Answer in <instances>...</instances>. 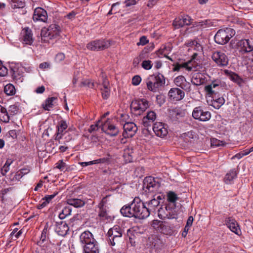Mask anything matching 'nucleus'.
Listing matches in <instances>:
<instances>
[{
  "label": "nucleus",
  "mask_w": 253,
  "mask_h": 253,
  "mask_svg": "<svg viewBox=\"0 0 253 253\" xmlns=\"http://www.w3.org/2000/svg\"><path fill=\"white\" fill-rule=\"evenodd\" d=\"M50 67V64L48 62H45L42 63L39 65V68L41 69H45Z\"/></svg>",
  "instance_id": "58"
},
{
  "label": "nucleus",
  "mask_w": 253,
  "mask_h": 253,
  "mask_svg": "<svg viewBox=\"0 0 253 253\" xmlns=\"http://www.w3.org/2000/svg\"><path fill=\"white\" fill-rule=\"evenodd\" d=\"M56 168L60 169L61 171H65L67 169V166L63 160H60L56 163Z\"/></svg>",
  "instance_id": "46"
},
{
  "label": "nucleus",
  "mask_w": 253,
  "mask_h": 253,
  "mask_svg": "<svg viewBox=\"0 0 253 253\" xmlns=\"http://www.w3.org/2000/svg\"><path fill=\"white\" fill-rule=\"evenodd\" d=\"M30 169H21L15 173L11 180H14L15 179L19 180L23 175L28 173Z\"/></svg>",
  "instance_id": "35"
},
{
  "label": "nucleus",
  "mask_w": 253,
  "mask_h": 253,
  "mask_svg": "<svg viewBox=\"0 0 253 253\" xmlns=\"http://www.w3.org/2000/svg\"><path fill=\"white\" fill-rule=\"evenodd\" d=\"M95 160H93V161H89L88 162H81L79 164H80L81 166H82L83 167H86V166H87L89 165L96 164V163H95Z\"/></svg>",
  "instance_id": "61"
},
{
  "label": "nucleus",
  "mask_w": 253,
  "mask_h": 253,
  "mask_svg": "<svg viewBox=\"0 0 253 253\" xmlns=\"http://www.w3.org/2000/svg\"><path fill=\"white\" fill-rule=\"evenodd\" d=\"M192 116L195 119L205 122L211 119V114L209 111H204L201 107H197L193 111Z\"/></svg>",
  "instance_id": "10"
},
{
  "label": "nucleus",
  "mask_w": 253,
  "mask_h": 253,
  "mask_svg": "<svg viewBox=\"0 0 253 253\" xmlns=\"http://www.w3.org/2000/svg\"><path fill=\"white\" fill-rule=\"evenodd\" d=\"M102 130L111 136H115L119 133V129L109 121H106L102 125Z\"/></svg>",
  "instance_id": "12"
},
{
  "label": "nucleus",
  "mask_w": 253,
  "mask_h": 253,
  "mask_svg": "<svg viewBox=\"0 0 253 253\" xmlns=\"http://www.w3.org/2000/svg\"><path fill=\"white\" fill-rule=\"evenodd\" d=\"M226 224L230 230L236 234L240 235L241 234V230L237 221L232 218H228L226 220Z\"/></svg>",
  "instance_id": "22"
},
{
  "label": "nucleus",
  "mask_w": 253,
  "mask_h": 253,
  "mask_svg": "<svg viewBox=\"0 0 253 253\" xmlns=\"http://www.w3.org/2000/svg\"><path fill=\"white\" fill-rule=\"evenodd\" d=\"M148 42L146 37L145 36H142L140 38L139 42L137 43L138 45H144Z\"/></svg>",
  "instance_id": "53"
},
{
  "label": "nucleus",
  "mask_w": 253,
  "mask_h": 253,
  "mask_svg": "<svg viewBox=\"0 0 253 253\" xmlns=\"http://www.w3.org/2000/svg\"><path fill=\"white\" fill-rule=\"evenodd\" d=\"M120 212L125 216L139 219H144L149 216L146 204L139 197H135L130 205L123 207Z\"/></svg>",
  "instance_id": "1"
},
{
  "label": "nucleus",
  "mask_w": 253,
  "mask_h": 253,
  "mask_svg": "<svg viewBox=\"0 0 253 253\" xmlns=\"http://www.w3.org/2000/svg\"><path fill=\"white\" fill-rule=\"evenodd\" d=\"M65 59V55L62 53H58L56 57L55 60L57 62H61Z\"/></svg>",
  "instance_id": "54"
},
{
  "label": "nucleus",
  "mask_w": 253,
  "mask_h": 253,
  "mask_svg": "<svg viewBox=\"0 0 253 253\" xmlns=\"http://www.w3.org/2000/svg\"><path fill=\"white\" fill-rule=\"evenodd\" d=\"M60 33V27L55 24L50 25L47 28H43L41 31V42H48L50 40L58 38Z\"/></svg>",
  "instance_id": "3"
},
{
  "label": "nucleus",
  "mask_w": 253,
  "mask_h": 253,
  "mask_svg": "<svg viewBox=\"0 0 253 253\" xmlns=\"http://www.w3.org/2000/svg\"><path fill=\"white\" fill-rule=\"evenodd\" d=\"M72 209L70 207H65L62 210V212L59 214L60 220L64 219L66 217L71 214Z\"/></svg>",
  "instance_id": "37"
},
{
  "label": "nucleus",
  "mask_w": 253,
  "mask_h": 253,
  "mask_svg": "<svg viewBox=\"0 0 253 253\" xmlns=\"http://www.w3.org/2000/svg\"><path fill=\"white\" fill-rule=\"evenodd\" d=\"M190 17H176L173 20V25L176 28L188 25L191 23Z\"/></svg>",
  "instance_id": "20"
},
{
  "label": "nucleus",
  "mask_w": 253,
  "mask_h": 253,
  "mask_svg": "<svg viewBox=\"0 0 253 253\" xmlns=\"http://www.w3.org/2000/svg\"><path fill=\"white\" fill-rule=\"evenodd\" d=\"M147 88L153 92H157L160 88L164 86L166 84L165 78L161 73L150 75L146 79Z\"/></svg>",
  "instance_id": "2"
},
{
  "label": "nucleus",
  "mask_w": 253,
  "mask_h": 253,
  "mask_svg": "<svg viewBox=\"0 0 253 253\" xmlns=\"http://www.w3.org/2000/svg\"><path fill=\"white\" fill-rule=\"evenodd\" d=\"M240 46H242L246 52H250L253 50V40H242L238 43Z\"/></svg>",
  "instance_id": "28"
},
{
  "label": "nucleus",
  "mask_w": 253,
  "mask_h": 253,
  "mask_svg": "<svg viewBox=\"0 0 253 253\" xmlns=\"http://www.w3.org/2000/svg\"><path fill=\"white\" fill-rule=\"evenodd\" d=\"M178 199L177 195L173 192L170 191L168 193V200L170 202L171 206L175 207V203Z\"/></svg>",
  "instance_id": "36"
},
{
  "label": "nucleus",
  "mask_w": 253,
  "mask_h": 253,
  "mask_svg": "<svg viewBox=\"0 0 253 253\" xmlns=\"http://www.w3.org/2000/svg\"><path fill=\"white\" fill-rule=\"evenodd\" d=\"M141 81V77L138 75L134 76L132 79V84L134 85H138Z\"/></svg>",
  "instance_id": "48"
},
{
  "label": "nucleus",
  "mask_w": 253,
  "mask_h": 253,
  "mask_svg": "<svg viewBox=\"0 0 253 253\" xmlns=\"http://www.w3.org/2000/svg\"><path fill=\"white\" fill-rule=\"evenodd\" d=\"M82 86H87L91 88H93L95 86V83L90 80H85L82 82Z\"/></svg>",
  "instance_id": "45"
},
{
  "label": "nucleus",
  "mask_w": 253,
  "mask_h": 253,
  "mask_svg": "<svg viewBox=\"0 0 253 253\" xmlns=\"http://www.w3.org/2000/svg\"><path fill=\"white\" fill-rule=\"evenodd\" d=\"M4 122L8 123L10 120V117L6 109L0 105V118Z\"/></svg>",
  "instance_id": "33"
},
{
  "label": "nucleus",
  "mask_w": 253,
  "mask_h": 253,
  "mask_svg": "<svg viewBox=\"0 0 253 253\" xmlns=\"http://www.w3.org/2000/svg\"><path fill=\"white\" fill-rule=\"evenodd\" d=\"M235 34V31L233 29L226 28L224 29H220L214 36V41L218 44H224L227 43Z\"/></svg>",
  "instance_id": "4"
},
{
  "label": "nucleus",
  "mask_w": 253,
  "mask_h": 253,
  "mask_svg": "<svg viewBox=\"0 0 253 253\" xmlns=\"http://www.w3.org/2000/svg\"><path fill=\"white\" fill-rule=\"evenodd\" d=\"M142 67L146 70H149L152 68V65L150 60H144L142 63Z\"/></svg>",
  "instance_id": "49"
},
{
  "label": "nucleus",
  "mask_w": 253,
  "mask_h": 253,
  "mask_svg": "<svg viewBox=\"0 0 253 253\" xmlns=\"http://www.w3.org/2000/svg\"><path fill=\"white\" fill-rule=\"evenodd\" d=\"M18 112V108L17 106L15 105H11L8 109V112L10 115H14L16 114Z\"/></svg>",
  "instance_id": "47"
},
{
  "label": "nucleus",
  "mask_w": 253,
  "mask_h": 253,
  "mask_svg": "<svg viewBox=\"0 0 253 253\" xmlns=\"http://www.w3.org/2000/svg\"><path fill=\"white\" fill-rule=\"evenodd\" d=\"M80 242L85 245L95 241L92 233L88 231L83 232L80 236Z\"/></svg>",
  "instance_id": "26"
},
{
  "label": "nucleus",
  "mask_w": 253,
  "mask_h": 253,
  "mask_svg": "<svg viewBox=\"0 0 253 253\" xmlns=\"http://www.w3.org/2000/svg\"><path fill=\"white\" fill-rule=\"evenodd\" d=\"M99 123L100 121H99L96 124L91 125L90 126V128H89V131L91 132L92 131L97 130Z\"/></svg>",
  "instance_id": "59"
},
{
  "label": "nucleus",
  "mask_w": 253,
  "mask_h": 253,
  "mask_svg": "<svg viewBox=\"0 0 253 253\" xmlns=\"http://www.w3.org/2000/svg\"><path fill=\"white\" fill-rule=\"evenodd\" d=\"M175 84L185 90H189L190 88V83L187 82L183 76H179L174 79Z\"/></svg>",
  "instance_id": "23"
},
{
  "label": "nucleus",
  "mask_w": 253,
  "mask_h": 253,
  "mask_svg": "<svg viewBox=\"0 0 253 253\" xmlns=\"http://www.w3.org/2000/svg\"><path fill=\"white\" fill-rule=\"evenodd\" d=\"M69 228L68 224L63 221L59 219V221H56L55 231L60 236H64L67 235Z\"/></svg>",
  "instance_id": "16"
},
{
  "label": "nucleus",
  "mask_w": 253,
  "mask_h": 253,
  "mask_svg": "<svg viewBox=\"0 0 253 253\" xmlns=\"http://www.w3.org/2000/svg\"><path fill=\"white\" fill-rule=\"evenodd\" d=\"M158 215L162 219H176L177 214L174 207L171 206V204H168L164 208H160L158 209Z\"/></svg>",
  "instance_id": "6"
},
{
  "label": "nucleus",
  "mask_w": 253,
  "mask_h": 253,
  "mask_svg": "<svg viewBox=\"0 0 253 253\" xmlns=\"http://www.w3.org/2000/svg\"><path fill=\"white\" fill-rule=\"evenodd\" d=\"M67 203L69 205L74 206L75 208L82 207L85 204V202L83 200L75 198H71L68 199L67 201Z\"/></svg>",
  "instance_id": "31"
},
{
  "label": "nucleus",
  "mask_w": 253,
  "mask_h": 253,
  "mask_svg": "<svg viewBox=\"0 0 253 253\" xmlns=\"http://www.w3.org/2000/svg\"><path fill=\"white\" fill-rule=\"evenodd\" d=\"M146 204V208L148 211L149 215L151 212H155L160 204V201L157 199L153 198L151 200L144 202Z\"/></svg>",
  "instance_id": "25"
},
{
  "label": "nucleus",
  "mask_w": 253,
  "mask_h": 253,
  "mask_svg": "<svg viewBox=\"0 0 253 253\" xmlns=\"http://www.w3.org/2000/svg\"><path fill=\"white\" fill-rule=\"evenodd\" d=\"M220 84V82L218 81H214L212 82L210 84H208L205 87V90L207 94L211 96L213 94H215Z\"/></svg>",
  "instance_id": "24"
},
{
  "label": "nucleus",
  "mask_w": 253,
  "mask_h": 253,
  "mask_svg": "<svg viewBox=\"0 0 253 253\" xmlns=\"http://www.w3.org/2000/svg\"><path fill=\"white\" fill-rule=\"evenodd\" d=\"M124 137H131L136 133L137 130L136 125L132 122H127L124 125Z\"/></svg>",
  "instance_id": "13"
},
{
  "label": "nucleus",
  "mask_w": 253,
  "mask_h": 253,
  "mask_svg": "<svg viewBox=\"0 0 253 253\" xmlns=\"http://www.w3.org/2000/svg\"><path fill=\"white\" fill-rule=\"evenodd\" d=\"M184 92L178 88H171L169 92V96L175 101L180 100L184 97Z\"/></svg>",
  "instance_id": "19"
},
{
  "label": "nucleus",
  "mask_w": 253,
  "mask_h": 253,
  "mask_svg": "<svg viewBox=\"0 0 253 253\" xmlns=\"http://www.w3.org/2000/svg\"><path fill=\"white\" fill-rule=\"evenodd\" d=\"M229 76L230 79L237 84L240 86L243 85L244 82L237 74L234 72H231Z\"/></svg>",
  "instance_id": "32"
},
{
  "label": "nucleus",
  "mask_w": 253,
  "mask_h": 253,
  "mask_svg": "<svg viewBox=\"0 0 253 253\" xmlns=\"http://www.w3.org/2000/svg\"><path fill=\"white\" fill-rule=\"evenodd\" d=\"M237 173L238 171L236 169L230 170L225 176V182L226 184H230L231 181L236 178Z\"/></svg>",
  "instance_id": "29"
},
{
  "label": "nucleus",
  "mask_w": 253,
  "mask_h": 253,
  "mask_svg": "<svg viewBox=\"0 0 253 253\" xmlns=\"http://www.w3.org/2000/svg\"><path fill=\"white\" fill-rule=\"evenodd\" d=\"M153 130L156 135L160 137L166 136L168 133L167 128L165 124L161 122H156L153 124Z\"/></svg>",
  "instance_id": "15"
},
{
  "label": "nucleus",
  "mask_w": 253,
  "mask_h": 253,
  "mask_svg": "<svg viewBox=\"0 0 253 253\" xmlns=\"http://www.w3.org/2000/svg\"><path fill=\"white\" fill-rule=\"evenodd\" d=\"M160 183L152 176H147L143 180V189L145 192H156L159 190Z\"/></svg>",
  "instance_id": "8"
},
{
  "label": "nucleus",
  "mask_w": 253,
  "mask_h": 253,
  "mask_svg": "<svg viewBox=\"0 0 253 253\" xmlns=\"http://www.w3.org/2000/svg\"><path fill=\"white\" fill-rule=\"evenodd\" d=\"M7 72L8 70L7 68L2 65L1 63L0 62V76L4 77L7 75Z\"/></svg>",
  "instance_id": "50"
},
{
  "label": "nucleus",
  "mask_w": 253,
  "mask_h": 253,
  "mask_svg": "<svg viewBox=\"0 0 253 253\" xmlns=\"http://www.w3.org/2000/svg\"><path fill=\"white\" fill-rule=\"evenodd\" d=\"M163 221L158 220H154L152 222V225L154 228H160L161 224H162Z\"/></svg>",
  "instance_id": "55"
},
{
  "label": "nucleus",
  "mask_w": 253,
  "mask_h": 253,
  "mask_svg": "<svg viewBox=\"0 0 253 253\" xmlns=\"http://www.w3.org/2000/svg\"><path fill=\"white\" fill-rule=\"evenodd\" d=\"M160 228L161 232L165 234H171L172 231V229L169 226H168L165 222H162V224H161Z\"/></svg>",
  "instance_id": "39"
},
{
  "label": "nucleus",
  "mask_w": 253,
  "mask_h": 253,
  "mask_svg": "<svg viewBox=\"0 0 253 253\" xmlns=\"http://www.w3.org/2000/svg\"><path fill=\"white\" fill-rule=\"evenodd\" d=\"M4 91L7 95H12L15 93V87L12 84H7L4 86Z\"/></svg>",
  "instance_id": "38"
},
{
  "label": "nucleus",
  "mask_w": 253,
  "mask_h": 253,
  "mask_svg": "<svg viewBox=\"0 0 253 253\" xmlns=\"http://www.w3.org/2000/svg\"><path fill=\"white\" fill-rule=\"evenodd\" d=\"M102 78L103 79L102 83V85L103 87L109 86L110 84H109V82L108 81L106 77L104 76V75L102 74Z\"/></svg>",
  "instance_id": "56"
},
{
  "label": "nucleus",
  "mask_w": 253,
  "mask_h": 253,
  "mask_svg": "<svg viewBox=\"0 0 253 253\" xmlns=\"http://www.w3.org/2000/svg\"><path fill=\"white\" fill-rule=\"evenodd\" d=\"M45 90V87L43 85L38 87L35 90L37 93H42Z\"/></svg>",
  "instance_id": "64"
},
{
  "label": "nucleus",
  "mask_w": 253,
  "mask_h": 253,
  "mask_svg": "<svg viewBox=\"0 0 253 253\" xmlns=\"http://www.w3.org/2000/svg\"><path fill=\"white\" fill-rule=\"evenodd\" d=\"M84 253H99V250L96 241L95 240L94 242L84 245Z\"/></svg>",
  "instance_id": "27"
},
{
  "label": "nucleus",
  "mask_w": 253,
  "mask_h": 253,
  "mask_svg": "<svg viewBox=\"0 0 253 253\" xmlns=\"http://www.w3.org/2000/svg\"><path fill=\"white\" fill-rule=\"evenodd\" d=\"M137 1L135 0H126L124 3L126 7H130L136 4Z\"/></svg>",
  "instance_id": "52"
},
{
  "label": "nucleus",
  "mask_w": 253,
  "mask_h": 253,
  "mask_svg": "<svg viewBox=\"0 0 253 253\" xmlns=\"http://www.w3.org/2000/svg\"><path fill=\"white\" fill-rule=\"evenodd\" d=\"M191 82L193 84L198 86L204 84L205 80L203 78V75L202 74L200 73H197L193 76Z\"/></svg>",
  "instance_id": "30"
},
{
  "label": "nucleus",
  "mask_w": 253,
  "mask_h": 253,
  "mask_svg": "<svg viewBox=\"0 0 253 253\" xmlns=\"http://www.w3.org/2000/svg\"><path fill=\"white\" fill-rule=\"evenodd\" d=\"M33 19L34 21H41L43 22H46L47 20V17H44V18H41V17H33Z\"/></svg>",
  "instance_id": "62"
},
{
  "label": "nucleus",
  "mask_w": 253,
  "mask_h": 253,
  "mask_svg": "<svg viewBox=\"0 0 253 253\" xmlns=\"http://www.w3.org/2000/svg\"><path fill=\"white\" fill-rule=\"evenodd\" d=\"M9 167L7 165H4L3 167L1 169V173L3 175H5L6 173L9 171Z\"/></svg>",
  "instance_id": "57"
},
{
  "label": "nucleus",
  "mask_w": 253,
  "mask_h": 253,
  "mask_svg": "<svg viewBox=\"0 0 253 253\" xmlns=\"http://www.w3.org/2000/svg\"><path fill=\"white\" fill-rule=\"evenodd\" d=\"M48 226L46 224L44 226V228L42 231L41 238H40V241L42 243H43L46 240V238L48 237Z\"/></svg>",
  "instance_id": "43"
},
{
  "label": "nucleus",
  "mask_w": 253,
  "mask_h": 253,
  "mask_svg": "<svg viewBox=\"0 0 253 253\" xmlns=\"http://www.w3.org/2000/svg\"><path fill=\"white\" fill-rule=\"evenodd\" d=\"M199 23L203 28H207L214 26L215 22L211 20H205L199 22Z\"/></svg>",
  "instance_id": "41"
},
{
  "label": "nucleus",
  "mask_w": 253,
  "mask_h": 253,
  "mask_svg": "<svg viewBox=\"0 0 253 253\" xmlns=\"http://www.w3.org/2000/svg\"><path fill=\"white\" fill-rule=\"evenodd\" d=\"M156 119V113L153 111L148 112L147 115L144 116L142 119V124L144 127L148 128L153 124Z\"/></svg>",
  "instance_id": "17"
},
{
  "label": "nucleus",
  "mask_w": 253,
  "mask_h": 253,
  "mask_svg": "<svg viewBox=\"0 0 253 253\" xmlns=\"http://www.w3.org/2000/svg\"><path fill=\"white\" fill-rule=\"evenodd\" d=\"M212 59L220 66H225L228 63L227 56L222 52H214L212 55Z\"/></svg>",
  "instance_id": "14"
},
{
  "label": "nucleus",
  "mask_w": 253,
  "mask_h": 253,
  "mask_svg": "<svg viewBox=\"0 0 253 253\" xmlns=\"http://www.w3.org/2000/svg\"><path fill=\"white\" fill-rule=\"evenodd\" d=\"M57 193H55L54 194L50 195H47L43 198L44 200H46L49 203L50 201L57 195Z\"/></svg>",
  "instance_id": "60"
},
{
  "label": "nucleus",
  "mask_w": 253,
  "mask_h": 253,
  "mask_svg": "<svg viewBox=\"0 0 253 253\" xmlns=\"http://www.w3.org/2000/svg\"><path fill=\"white\" fill-rule=\"evenodd\" d=\"M42 203L40 204L38 206V208L39 209L43 208V207H45L48 204V202L46 201V200H44L43 198L42 199Z\"/></svg>",
  "instance_id": "63"
},
{
  "label": "nucleus",
  "mask_w": 253,
  "mask_h": 253,
  "mask_svg": "<svg viewBox=\"0 0 253 253\" xmlns=\"http://www.w3.org/2000/svg\"><path fill=\"white\" fill-rule=\"evenodd\" d=\"M211 146L213 147H217L220 146H223L224 142L222 141L218 140L216 138H212L211 140Z\"/></svg>",
  "instance_id": "44"
},
{
  "label": "nucleus",
  "mask_w": 253,
  "mask_h": 253,
  "mask_svg": "<svg viewBox=\"0 0 253 253\" xmlns=\"http://www.w3.org/2000/svg\"><path fill=\"white\" fill-rule=\"evenodd\" d=\"M110 159L109 157H106V158H102L100 159H98L97 160H95V163H96V164H99V163H110Z\"/></svg>",
  "instance_id": "51"
},
{
  "label": "nucleus",
  "mask_w": 253,
  "mask_h": 253,
  "mask_svg": "<svg viewBox=\"0 0 253 253\" xmlns=\"http://www.w3.org/2000/svg\"><path fill=\"white\" fill-rule=\"evenodd\" d=\"M149 107V102L144 98L133 100L130 105L131 110L139 115L144 112Z\"/></svg>",
  "instance_id": "7"
},
{
  "label": "nucleus",
  "mask_w": 253,
  "mask_h": 253,
  "mask_svg": "<svg viewBox=\"0 0 253 253\" xmlns=\"http://www.w3.org/2000/svg\"><path fill=\"white\" fill-rule=\"evenodd\" d=\"M23 39L22 42L23 44L31 45L33 42V34L32 31L29 28H25L23 29Z\"/></svg>",
  "instance_id": "21"
},
{
  "label": "nucleus",
  "mask_w": 253,
  "mask_h": 253,
  "mask_svg": "<svg viewBox=\"0 0 253 253\" xmlns=\"http://www.w3.org/2000/svg\"><path fill=\"white\" fill-rule=\"evenodd\" d=\"M122 230L118 225L111 228L107 233L108 241L112 246H115L121 240L122 236Z\"/></svg>",
  "instance_id": "5"
},
{
  "label": "nucleus",
  "mask_w": 253,
  "mask_h": 253,
  "mask_svg": "<svg viewBox=\"0 0 253 253\" xmlns=\"http://www.w3.org/2000/svg\"><path fill=\"white\" fill-rule=\"evenodd\" d=\"M111 42V41L105 39L95 40L88 43L86 47L91 50H102L110 47Z\"/></svg>",
  "instance_id": "9"
},
{
  "label": "nucleus",
  "mask_w": 253,
  "mask_h": 253,
  "mask_svg": "<svg viewBox=\"0 0 253 253\" xmlns=\"http://www.w3.org/2000/svg\"><path fill=\"white\" fill-rule=\"evenodd\" d=\"M57 127V132L56 133L55 140H59L62 138L64 135L67 133V131H64L67 128L68 125L65 120H61L59 122Z\"/></svg>",
  "instance_id": "18"
},
{
  "label": "nucleus",
  "mask_w": 253,
  "mask_h": 253,
  "mask_svg": "<svg viewBox=\"0 0 253 253\" xmlns=\"http://www.w3.org/2000/svg\"><path fill=\"white\" fill-rule=\"evenodd\" d=\"M102 97L104 99L109 98L110 93V86L103 87L101 88Z\"/></svg>",
  "instance_id": "40"
},
{
  "label": "nucleus",
  "mask_w": 253,
  "mask_h": 253,
  "mask_svg": "<svg viewBox=\"0 0 253 253\" xmlns=\"http://www.w3.org/2000/svg\"><path fill=\"white\" fill-rule=\"evenodd\" d=\"M107 197L103 198L98 205L99 208L98 216L101 220L105 221L111 220V217L108 215L107 211Z\"/></svg>",
  "instance_id": "11"
},
{
  "label": "nucleus",
  "mask_w": 253,
  "mask_h": 253,
  "mask_svg": "<svg viewBox=\"0 0 253 253\" xmlns=\"http://www.w3.org/2000/svg\"><path fill=\"white\" fill-rule=\"evenodd\" d=\"M33 16H47V13L42 8L37 7L35 9Z\"/></svg>",
  "instance_id": "42"
},
{
  "label": "nucleus",
  "mask_w": 253,
  "mask_h": 253,
  "mask_svg": "<svg viewBox=\"0 0 253 253\" xmlns=\"http://www.w3.org/2000/svg\"><path fill=\"white\" fill-rule=\"evenodd\" d=\"M56 99V98L53 97L47 99L45 101V103L42 105L43 109L45 110H50V109L53 106V102Z\"/></svg>",
  "instance_id": "34"
}]
</instances>
